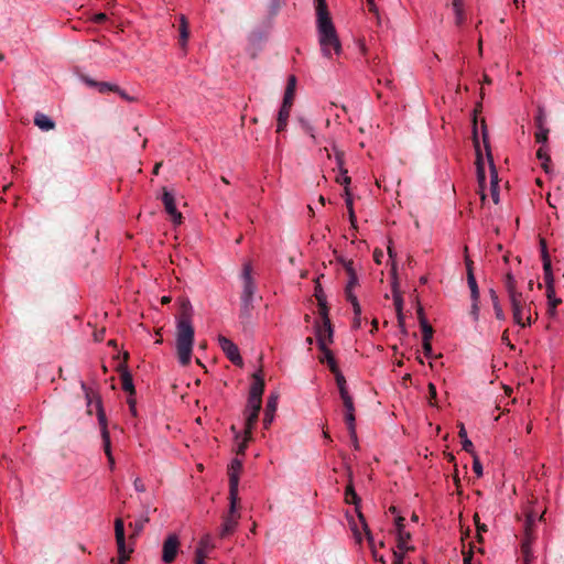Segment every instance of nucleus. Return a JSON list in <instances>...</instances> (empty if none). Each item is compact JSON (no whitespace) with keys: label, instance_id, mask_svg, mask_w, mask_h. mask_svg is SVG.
Returning a JSON list of instances; mask_svg holds the SVG:
<instances>
[{"label":"nucleus","instance_id":"obj_33","mask_svg":"<svg viewBox=\"0 0 564 564\" xmlns=\"http://www.w3.org/2000/svg\"><path fill=\"white\" fill-rule=\"evenodd\" d=\"M178 31H180V43L182 46H184L189 36L188 22L184 15H181V18H180Z\"/></svg>","mask_w":564,"mask_h":564},{"label":"nucleus","instance_id":"obj_37","mask_svg":"<svg viewBox=\"0 0 564 564\" xmlns=\"http://www.w3.org/2000/svg\"><path fill=\"white\" fill-rule=\"evenodd\" d=\"M357 514H358V519H359V522H360V527L362 529V531L365 532L366 534V538L368 540V543L370 545L371 549H373L375 546V541H373V536L368 528V524L362 516V513L357 509Z\"/></svg>","mask_w":564,"mask_h":564},{"label":"nucleus","instance_id":"obj_26","mask_svg":"<svg viewBox=\"0 0 564 564\" xmlns=\"http://www.w3.org/2000/svg\"><path fill=\"white\" fill-rule=\"evenodd\" d=\"M34 123L43 131H50L55 128L54 121L44 113L37 112L34 117Z\"/></svg>","mask_w":564,"mask_h":564},{"label":"nucleus","instance_id":"obj_7","mask_svg":"<svg viewBox=\"0 0 564 564\" xmlns=\"http://www.w3.org/2000/svg\"><path fill=\"white\" fill-rule=\"evenodd\" d=\"M509 301L511 304L512 316L516 324L521 327H525L524 323V308L525 303L529 302V299L522 294V292L516 290L513 293L509 294Z\"/></svg>","mask_w":564,"mask_h":564},{"label":"nucleus","instance_id":"obj_60","mask_svg":"<svg viewBox=\"0 0 564 564\" xmlns=\"http://www.w3.org/2000/svg\"><path fill=\"white\" fill-rule=\"evenodd\" d=\"M344 269H345V271H346L348 276H356L357 275L356 269L354 267V262H345L344 263Z\"/></svg>","mask_w":564,"mask_h":564},{"label":"nucleus","instance_id":"obj_31","mask_svg":"<svg viewBox=\"0 0 564 564\" xmlns=\"http://www.w3.org/2000/svg\"><path fill=\"white\" fill-rule=\"evenodd\" d=\"M317 302H318V306H319V315H323L324 312H326V314H328V307H327V303H326V295L321 286V284L317 282L316 283V286H315V293H314Z\"/></svg>","mask_w":564,"mask_h":564},{"label":"nucleus","instance_id":"obj_25","mask_svg":"<svg viewBox=\"0 0 564 564\" xmlns=\"http://www.w3.org/2000/svg\"><path fill=\"white\" fill-rule=\"evenodd\" d=\"M419 316H420V324H421V328H422L423 343L431 341V339L433 337V328L425 319V317L423 315L422 307L419 308Z\"/></svg>","mask_w":564,"mask_h":564},{"label":"nucleus","instance_id":"obj_15","mask_svg":"<svg viewBox=\"0 0 564 564\" xmlns=\"http://www.w3.org/2000/svg\"><path fill=\"white\" fill-rule=\"evenodd\" d=\"M117 371L120 373L122 389L129 393V397L134 395L135 388L133 384L132 376L128 370V367H126V365H118Z\"/></svg>","mask_w":564,"mask_h":564},{"label":"nucleus","instance_id":"obj_10","mask_svg":"<svg viewBox=\"0 0 564 564\" xmlns=\"http://www.w3.org/2000/svg\"><path fill=\"white\" fill-rule=\"evenodd\" d=\"M162 202H163L165 212L169 214L172 221H174L175 224H181L182 214L176 208L175 197L165 187L163 188V193H162Z\"/></svg>","mask_w":564,"mask_h":564},{"label":"nucleus","instance_id":"obj_3","mask_svg":"<svg viewBox=\"0 0 564 564\" xmlns=\"http://www.w3.org/2000/svg\"><path fill=\"white\" fill-rule=\"evenodd\" d=\"M316 28L322 54L326 58H332L334 54L340 55L343 47L335 25L330 17H325L323 8L321 9L319 18L316 19Z\"/></svg>","mask_w":564,"mask_h":564},{"label":"nucleus","instance_id":"obj_9","mask_svg":"<svg viewBox=\"0 0 564 564\" xmlns=\"http://www.w3.org/2000/svg\"><path fill=\"white\" fill-rule=\"evenodd\" d=\"M218 343H219V346H220L221 350L226 355V357L235 366H238L239 368H242L243 367V359H242V357L240 355L238 346L235 343H232L229 338H227L225 336H221V335L218 337Z\"/></svg>","mask_w":564,"mask_h":564},{"label":"nucleus","instance_id":"obj_18","mask_svg":"<svg viewBox=\"0 0 564 564\" xmlns=\"http://www.w3.org/2000/svg\"><path fill=\"white\" fill-rule=\"evenodd\" d=\"M467 283L470 290L471 300H479V289L473 272V262L466 257Z\"/></svg>","mask_w":564,"mask_h":564},{"label":"nucleus","instance_id":"obj_36","mask_svg":"<svg viewBox=\"0 0 564 564\" xmlns=\"http://www.w3.org/2000/svg\"><path fill=\"white\" fill-rule=\"evenodd\" d=\"M104 452L108 458L109 467L113 469L115 467V458L111 453V443H110V435H107V433H104Z\"/></svg>","mask_w":564,"mask_h":564},{"label":"nucleus","instance_id":"obj_24","mask_svg":"<svg viewBox=\"0 0 564 564\" xmlns=\"http://www.w3.org/2000/svg\"><path fill=\"white\" fill-rule=\"evenodd\" d=\"M291 107H292V104H285L283 101V104L280 108V111H279V116H278V123H276L278 132H281L285 129L286 122H288V119L290 116Z\"/></svg>","mask_w":564,"mask_h":564},{"label":"nucleus","instance_id":"obj_12","mask_svg":"<svg viewBox=\"0 0 564 564\" xmlns=\"http://www.w3.org/2000/svg\"><path fill=\"white\" fill-rule=\"evenodd\" d=\"M410 538H411L410 533L405 532L404 528L403 529L399 528V530H397L399 552L398 551L393 552L395 564H403V556H404V552L409 550V547L406 546V543L410 540Z\"/></svg>","mask_w":564,"mask_h":564},{"label":"nucleus","instance_id":"obj_52","mask_svg":"<svg viewBox=\"0 0 564 564\" xmlns=\"http://www.w3.org/2000/svg\"><path fill=\"white\" fill-rule=\"evenodd\" d=\"M534 522H535V514L531 512L527 516V520H525V535H528V533L530 535H533L532 527H533Z\"/></svg>","mask_w":564,"mask_h":564},{"label":"nucleus","instance_id":"obj_5","mask_svg":"<svg viewBox=\"0 0 564 564\" xmlns=\"http://www.w3.org/2000/svg\"><path fill=\"white\" fill-rule=\"evenodd\" d=\"M115 536L118 551L117 564H126L129 561L131 553L133 552V547L127 546L124 523L121 518H117L115 520Z\"/></svg>","mask_w":564,"mask_h":564},{"label":"nucleus","instance_id":"obj_49","mask_svg":"<svg viewBox=\"0 0 564 564\" xmlns=\"http://www.w3.org/2000/svg\"><path fill=\"white\" fill-rule=\"evenodd\" d=\"M241 278L243 280V291L241 294V301L247 303V262L241 265Z\"/></svg>","mask_w":564,"mask_h":564},{"label":"nucleus","instance_id":"obj_32","mask_svg":"<svg viewBox=\"0 0 564 564\" xmlns=\"http://www.w3.org/2000/svg\"><path fill=\"white\" fill-rule=\"evenodd\" d=\"M536 158L541 161V166L545 173H550L551 158L549 154V148L540 147L536 151Z\"/></svg>","mask_w":564,"mask_h":564},{"label":"nucleus","instance_id":"obj_63","mask_svg":"<svg viewBox=\"0 0 564 564\" xmlns=\"http://www.w3.org/2000/svg\"><path fill=\"white\" fill-rule=\"evenodd\" d=\"M501 340L505 345H507L508 347H510L511 349H514V346L511 344L510 339H509V334H508V329H506L503 333H502V336H501Z\"/></svg>","mask_w":564,"mask_h":564},{"label":"nucleus","instance_id":"obj_44","mask_svg":"<svg viewBox=\"0 0 564 564\" xmlns=\"http://www.w3.org/2000/svg\"><path fill=\"white\" fill-rule=\"evenodd\" d=\"M339 175L336 176V182L340 185H344V187H349L350 184V177L348 176V171L344 167L343 170H338Z\"/></svg>","mask_w":564,"mask_h":564},{"label":"nucleus","instance_id":"obj_39","mask_svg":"<svg viewBox=\"0 0 564 564\" xmlns=\"http://www.w3.org/2000/svg\"><path fill=\"white\" fill-rule=\"evenodd\" d=\"M345 499L346 502L352 503L355 506H358L360 502V498L357 496L356 491L354 490L352 486L349 485L346 487L345 490Z\"/></svg>","mask_w":564,"mask_h":564},{"label":"nucleus","instance_id":"obj_57","mask_svg":"<svg viewBox=\"0 0 564 564\" xmlns=\"http://www.w3.org/2000/svg\"><path fill=\"white\" fill-rule=\"evenodd\" d=\"M453 10H454V13H455L456 24L460 25L463 23V21H464L463 6H459L458 8L454 7Z\"/></svg>","mask_w":564,"mask_h":564},{"label":"nucleus","instance_id":"obj_2","mask_svg":"<svg viewBox=\"0 0 564 564\" xmlns=\"http://www.w3.org/2000/svg\"><path fill=\"white\" fill-rule=\"evenodd\" d=\"M195 330L192 325V305L188 300L181 304V314L176 325V352L182 366L191 361Z\"/></svg>","mask_w":564,"mask_h":564},{"label":"nucleus","instance_id":"obj_30","mask_svg":"<svg viewBox=\"0 0 564 564\" xmlns=\"http://www.w3.org/2000/svg\"><path fill=\"white\" fill-rule=\"evenodd\" d=\"M84 80L93 87H97L100 93H107V91H119V87L117 85H112L106 82H95L93 79H89L88 77H84Z\"/></svg>","mask_w":564,"mask_h":564},{"label":"nucleus","instance_id":"obj_35","mask_svg":"<svg viewBox=\"0 0 564 564\" xmlns=\"http://www.w3.org/2000/svg\"><path fill=\"white\" fill-rule=\"evenodd\" d=\"M549 132L550 129L547 127H536L534 138L535 141L541 144V147L547 148Z\"/></svg>","mask_w":564,"mask_h":564},{"label":"nucleus","instance_id":"obj_22","mask_svg":"<svg viewBox=\"0 0 564 564\" xmlns=\"http://www.w3.org/2000/svg\"><path fill=\"white\" fill-rule=\"evenodd\" d=\"M534 540V535H528L524 536L522 543H521V553L523 557V564H530L531 561H533L534 556L532 553V542Z\"/></svg>","mask_w":564,"mask_h":564},{"label":"nucleus","instance_id":"obj_56","mask_svg":"<svg viewBox=\"0 0 564 564\" xmlns=\"http://www.w3.org/2000/svg\"><path fill=\"white\" fill-rule=\"evenodd\" d=\"M492 307H494V311H495L496 318L499 319V321H505L506 319V315L503 313V310H502L500 303L499 302L494 303Z\"/></svg>","mask_w":564,"mask_h":564},{"label":"nucleus","instance_id":"obj_48","mask_svg":"<svg viewBox=\"0 0 564 564\" xmlns=\"http://www.w3.org/2000/svg\"><path fill=\"white\" fill-rule=\"evenodd\" d=\"M354 311V319H352V327L354 328H360L361 327V306L358 303V308L356 306H352Z\"/></svg>","mask_w":564,"mask_h":564},{"label":"nucleus","instance_id":"obj_4","mask_svg":"<svg viewBox=\"0 0 564 564\" xmlns=\"http://www.w3.org/2000/svg\"><path fill=\"white\" fill-rule=\"evenodd\" d=\"M264 391V378L262 371L259 370L252 375L249 387V430L257 421L261 409V397Z\"/></svg>","mask_w":564,"mask_h":564},{"label":"nucleus","instance_id":"obj_64","mask_svg":"<svg viewBox=\"0 0 564 564\" xmlns=\"http://www.w3.org/2000/svg\"><path fill=\"white\" fill-rule=\"evenodd\" d=\"M423 351H424L425 357H427V358L432 357L431 341L423 343Z\"/></svg>","mask_w":564,"mask_h":564},{"label":"nucleus","instance_id":"obj_46","mask_svg":"<svg viewBox=\"0 0 564 564\" xmlns=\"http://www.w3.org/2000/svg\"><path fill=\"white\" fill-rule=\"evenodd\" d=\"M333 151H334V155H335V161H336V166L338 170H343L345 166H344V152L340 151L335 144H333Z\"/></svg>","mask_w":564,"mask_h":564},{"label":"nucleus","instance_id":"obj_29","mask_svg":"<svg viewBox=\"0 0 564 564\" xmlns=\"http://www.w3.org/2000/svg\"><path fill=\"white\" fill-rule=\"evenodd\" d=\"M332 373L335 376L336 384L339 390L340 399H344L346 397H349V392L346 386V379L341 371L337 369V371H332Z\"/></svg>","mask_w":564,"mask_h":564},{"label":"nucleus","instance_id":"obj_59","mask_svg":"<svg viewBox=\"0 0 564 564\" xmlns=\"http://www.w3.org/2000/svg\"><path fill=\"white\" fill-rule=\"evenodd\" d=\"M437 392L436 387L433 383H429V403L434 405V400L436 399Z\"/></svg>","mask_w":564,"mask_h":564},{"label":"nucleus","instance_id":"obj_40","mask_svg":"<svg viewBox=\"0 0 564 564\" xmlns=\"http://www.w3.org/2000/svg\"><path fill=\"white\" fill-rule=\"evenodd\" d=\"M546 299H547V306H550V307H556L562 302L561 299L555 296L554 286H549L546 289Z\"/></svg>","mask_w":564,"mask_h":564},{"label":"nucleus","instance_id":"obj_53","mask_svg":"<svg viewBox=\"0 0 564 564\" xmlns=\"http://www.w3.org/2000/svg\"><path fill=\"white\" fill-rule=\"evenodd\" d=\"M479 300H471L470 315L475 322L479 319Z\"/></svg>","mask_w":564,"mask_h":564},{"label":"nucleus","instance_id":"obj_16","mask_svg":"<svg viewBox=\"0 0 564 564\" xmlns=\"http://www.w3.org/2000/svg\"><path fill=\"white\" fill-rule=\"evenodd\" d=\"M150 521L148 510L133 523H129V528L132 529L131 534L129 535L130 544H133L139 534L143 531L144 525Z\"/></svg>","mask_w":564,"mask_h":564},{"label":"nucleus","instance_id":"obj_1","mask_svg":"<svg viewBox=\"0 0 564 564\" xmlns=\"http://www.w3.org/2000/svg\"><path fill=\"white\" fill-rule=\"evenodd\" d=\"M242 470L243 462L238 457L234 458L227 468V476L229 482V508L224 517L223 530L220 532L221 538L231 534L235 531L236 525L238 524V520L240 519L241 502L239 498L238 488Z\"/></svg>","mask_w":564,"mask_h":564},{"label":"nucleus","instance_id":"obj_8","mask_svg":"<svg viewBox=\"0 0 564 564\" xmlns=\"http://www.w3.org/2000/svg\"><path fill=\"white\" fill-rule=\"evenodd\" d=\"M180 539L175 533H171L166 536L162 546V561L165 564H171L175 561L180 551Z\"/></svg>","mask_w":564,"mask_h":564},{"label":"nucleus","instance_id":"obj_45","mask_svg":"<svg viewBox=\"0 0 564 564\" xmlns=\"http://www.w3.org/2000/svg\"><path fill=\"white\" fill-rule=\"evenodd\" d=\"M517 282L514 276L511 273H508L505 279V286L508 295L513 293L517 290Z\"/></svg>","mask_w":564,"mask_h":564},{"label":"nucleus","instance_id":"obj_62","mask_svg":"<svg viewBox=\"0 0 564 564\" xmlns=\"http://www.w3.org/2000/svg\"><path fill=\"white\" fill-rule=\"evenodd\" d=\"M133 485H134V488L137 491H139V492L145 491V486L140 478H135Z\"/></svg>","mask_w":564,"mask_h":564},{"label":"nucleus","instance_id":"obj_19","mask_svg":"<svg viewBox=\"0 0 564 564\" xmlns=\"http://www.w3.org/2000/svg\"><path fill=\"white\" fill-rule=\"evenodd\" d=\"M214 547H215V545L212 541V536L209 534H205L200 539V541L196 547L195 555L206 558L209 556V554L212 553Z\"/></svg>","mask_w":564,"mask_h":564},{"label":"nucleus","instance_id":"obj_14","mask_svg":"<svg viewBox=\"0 0 564 564\" xmlns=\"http://www.w3.org/2000/svg\"><path fill=\"white\" fill-rule=\"evenodd\" d=\"M278 401H279V393L272 392L268 398L267 405L264 409V417H263L264 429H268L274 420V415H275L276 408H278Z\"/></svg>","mask_w":564,"mask_h":564},{"label":"nucleus","instance_id":"obj_6","mask_svg":"<svg viewBox=\"0 0 564 564\" xmlns=\"http://www.w3.org/2000/svg\"><path fill=\"white\" fill-rule=\"evenodd\" d=\"M322 322L315 323V336L318 349H324V346H328L333 343L334 329L326 312L321 315Z\"/></svg>","mask_w":564,"mask_h":564},{"label":"nucleus","instance_id":"obj_11","mask_svg":"<svg viewBox=\"0 0 564 564\" xmlns=\"http://www.w3.org/2000/svg\"><path fill=\"white\" fill-rule=\"evenodd\" d=\"M341 400H343V404L345 408V422L347 424L349 436L355 437L356 417H355V406H354L352 398H351V395H349Z\"/></svg>","mask_w":564,"mask_h":564},{"label":"nucleus","instance_id":"obj_28","mask_svg":"<svg viewBox=\"0 0 564 564\" xmlns=\"http://www.w3.org/2000/svg\"><path fill=\"white\" fill-rule=\"evenodd\" d=\"M458 436L462 441V447L465 452L474 454V444L467 436V431L463 423L459 424Z\"/></svg>","mask_w":564,"mask_h":564},{"label":"nucleus","instance_id":"obj_17","mask_svg":"<svg viewBox=\"0 0 564 564\" xmlns=\"http://www.w3.org/2000/svg\"><path fill=\"white\" fill-rule=\"evenodd\" d=\"M489 164H490V186H491V197L495 204L499 203V187H498V173L496 166L494 164L490 152H487Z\"/></svg>","mask_w":564,"mask_h":564},{"label":"nucleus","instance_id":"obj_58","mask_svg":"<svg viewBox=\"0 0 564 564\" xmlns=\"http://www.w3.org/2000/svg\"><path fill=\"white\" fill-rule=\"evenodd\" d=\"M345 203L348 209L354 208L352 197L349 187L344 188Z\"/></svg>","mask_w":564,"mask_h":564},{"label":"nucleus","instance_id":"obj_41","mask_svg":"<svg viewBox=\"0 0 564 564\" xmlns=\"http://www.w3.org/2000/svg\"><path fill=\"white\" fill-rule=\"evenodd\" d=\"M393 301H394V306H395V310H397V313H398L399 324L401 326H403V314H402L403 301H402L401 295L400 294H394L393 295Z\"/></svg>","mask_w":564,"mask_h":564},{"label":"nucleus","instance_id":"obj_50","mask_svg":"<svg viewBox=\"0 0 564 564\" xmlns=\"http://www.w3.org/2000/svg\"><path fill=\"white\" fill-rule=\"evenodd\" d=\"M471 455L474 457V459H473V470L477 475V477H481L482 476V464L480 463L479 457L475 453L471 454Z\"/></svg>","mask_w":564,"mask_h":564},{"label":"nucleus","instance_id":"obj_23","mask_svg":"<svg viewBox=\"0 0 564 564\" xmlns=\"http://www.w3.org/2000/svg\"><path fill=\"white\" fill-rule=\"evenodd\" d=\"M319 351H321V355L318 357L319 361L322 364L326 362L327 366L329 367L330 371H337V369H339V368H338L336 359H335L332 350L328 348V346H324V349H319Z\"/></svg>","mask_w":564,"mask_h":564},{"label":"nucleus","instance_id":"obj_27","mask_svg":"<svg viewBox=\"0 0 564 564\" xmlns=\"http://www.w3.org/2000/svg\"><path fill=\"white\" fill-rule=\"evenodd\" d=\"M296 87V77L294 75L289 76L286 88L284 91L283 101L285 104H293L294 94Z\"/></svg>","mask_w":564,"mask_h":564},{"label":"nucleus","instance_id":"obj_51","mask_svg":"<svg viewBox=\"0 0 564 564\" xmlns=\"http://www.w3.org/2000/svg\"><path fill=\"white\" fill-rule=\"evenodd\" d=\"M349 523H350V529L354 533V538H355L356 542L361 543L362 536H361V531L359 530L358 523L354 519H351Z\"/></svg>","mask_w":564,"mask_h":564},{"label":"nucleus","instance_id":"obj_20","mask_svg":"<svg viewBox=\"0 0 564 564\" xmlns=\"http://www.w3.org/2000/svg\"><path fill=\"white\" fill-rule=\"evenodd\" d=\"M358 275L348 276V281L345 288L346 300L351 304V306H356V308H358V299L354 293V289L358 285Z\"/></svg>","mask_w":564,"mask_h":564},{"label":"nucleus","instance_id":"obj_54","mask_svg":"<svg viewBox=\"0 0 564 564\" xmlns=\"http://www.w3.org/2000/svg\"><path fill=\"white\" fill-rule=\"evenodd\" d=\"M533 301H529L525 303V308H524V323H525V326H530L532 324V318H531V311H532V305Z\"/></svg>","mask_w":564,"mask_h":564},{"label":"nucleus","instance_id":"obj_13","mask_svg":"<svg viewBox=\"0 0 564 564\" xmlns=\"http://www.w3.org/2000/svg\"><path fill=\"white\" fill-rule=\"evenodd\" d=\"M540 245H541V253H542V259H543L544 281H545L546 289H547L549 286H554V278H553V272H552V267H551V260H550V257H549V253L546 250L545 240L541 239Z\"/></svg>","mask_w":564,"mask_h":564},{"label":"nucleus","instance_id":"obj_61","mask_svg":"<svg viewBox=\"0 0 564 564\" xmlns=\"http://www.w3.org/2000/svg\"><path fill=\"white\" fill-rule=\"evenodd\" d=\"M127 402H128L129 410L132 413V415H137V406H135L137 405V401L133 398V395L129 397Z\"/></svg>","mask_w":564,"mask_h":564},{"label":"nucleus","instance_id":"obj_55","mask_svg":"<svg viewBox=\"0 0 564 564\" xmlns=\"http://www.w3.org/2000/svg\"><path fill=\"white\" fill-rule=\"evenodd\" d=\"M322 6H323V12L325 13V17H330L328 9H327L326 1L325 0H316V19L319 18Z\"/></svg>","mask_w":564,"mask_h":564},{"label":"nucleus","instance_id":"obj_43","mask_svg":"<svg viewBox=\"0 0 564 564\" xmlns=\"http://www.w3.org/2000/svg\"><path fill=\"white\" fill-rule=\"evenodd\" d=\"M247 446V419L243 422L242 432H241V442L238 445L237 455H243L245 448Z\"/></svg>","mask_w":564,"mask_h":564},{"label":"nucleus","instance_id":"obj_47","mask_svg":"<svg viewBox=\"0 0 564 564\" xmlns=\"http://www.w3.org/2000/svg\"><path fill=\"white\" fill-rule=\"evenodd\" d=\"M333 151H334V155H335V161H336V166L338 170H343L345 166H344V152L340 151L335 144H333Z\"/></svg>","mask_w":564,"mask_h":564},{"label":"nucleus","instance_id":"obj_38","mask_svg":"<svg viewBox=\"0 0 564 564\" xmlns=\"http://www.w3.org/2000/svg\"><path fill=\"white\" fill-rule=\"evenodd\" d=\"M284 4H285V0H269V3H268L269 15L275 17Z\"/></svg>","mask_w":564,"mask_h":564},{"label":"nucleus","instance_id":"obj_42","mask_svg":"<svg viewBox=\"0 0 564 564\" xmlns=\"http://www.w3.org/2000/svg\"><path fill=\"white\" fill-rule=\"evenodd\" d=\"M534 123L536 127H546V113L543 107H539L534 117Z\"/></svg>","mask_w":564,"mask_h":564},{"label":"nucleus","instance_id":"obj_34","mask_svg":"<svg viewBox=\"0 0 564 564\" xmlns=\"http://www.w3.org/2000/svg\"><path fill=\"white\" fill-rule=\"evenodd\" d=\"M97 416H98L99 424L101 426V437L104 438V433H107V435H110V434L107 429V419H106V414H105V411L101 405V400L99 398L97 399Z\"/></svg>","mask_w":564,"mask_h":564},{"label":"nucleus","instance_id":"obj_21","mask_svg":"<svg viewBox=\"0 0 564 564\" xmlns=\"http://www.w3.org/2000/svg\"><path fill=\"white\" fill-rule=\"evenodd\" d=\"M475 147H476V151H477V160H476L477 180H478L480 189L484 191L485 184H486V172H485V166H484L482 158H481V154L479 151V145H478L477 139L475 140Z\"/></svg>","mask_w":564,"mask_h":564}]
</instances>
